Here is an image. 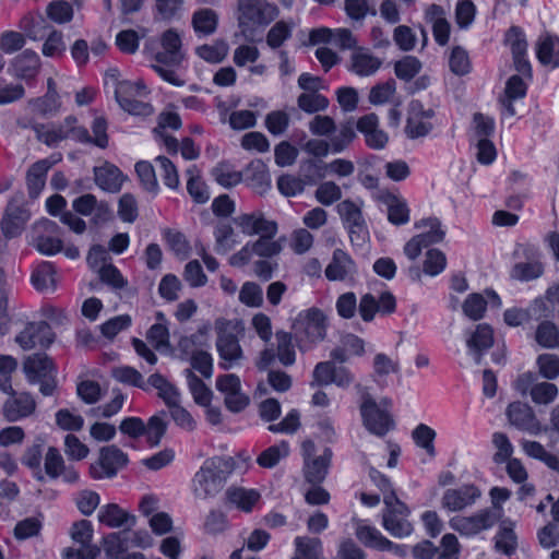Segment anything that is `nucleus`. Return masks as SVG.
Listing matches in <instances>:
<instances>
[{
  "mask_svg": "<svg viewBox=\"0 0 559 559\" xmlns=\"http://www.w3.org/2000/svg\"><path fill=\"white\" fill-rule=\"evenodd\" d=\"M462 308L466 317L471 320L477 321L484 317L487 308V301L483 295L474 293L467 296Z\"/></svg>",
  "mask_w": 559,
  "mask_h": 559,
  "instance_id": "61",
  "label": "nucleus"
},
{
  "mask_svg": "<svg viewBox=\"0 0 559 559\" xmlns=\"http://www.w3.org/2000/svg\"><path fill=\"white\" fill-rule=\"evenodd\" d=\"M289 453L288 443L283 441L264 450L257 459L260 466L264 468L274 467L282 459Z\"/></svg>",
  "mask_w": 559,
  "mask_h": 559,
  "instance_id": "54",
  "label": "nucleus"
},
{
  "mask_svg": "<svg viewBox=\"0 0 559 559\" xmlns=\"http://www.w3.org/2000/svg\"><path fill=\"white\" fill-rule=\"evenodd\" d=\"M46 11L48 17L58 24L70 22L73 17L72 5L64 0L52 1Z\"/></svg>",
  "mask_w": 559,
  "mask_h": 559,
  "instance_id": "63",
  "label": "nucleus"
},
{
  "mask_svg": "<svg viewBox=\"0 0 559 559\" xmlns=\"http://www.w3.org/2000/svg\"><path fill=\"white\" fill-rule=\"evenodd\" d=\"M420 69V61L413 56H406L394 64V72L396 76L404 81H411L419 73Z\"/></svg>",
  "mask_w": 559,
  "mask_h": 559,
  "instance_id": "60",
  "label": "nucleus"
},
{
  "mask_svg": "<svg viewBox=\"0 0 559 559\" xmlns=\"http://www.w3.org/2000/svg\"><path fill=\"white\" fill-rule=\"evenodd\" d=\"M480 496L481 491L475 485H462L447 489L441 498V506L451 512H457L473 506Z\"/></svg>",
  "mask_w": 559,
  "mask_h": 559,
  "instance_id": "20",
  "label": "nucleus"
},
{
  "mask_svg": "<svg viewBox=\"0 0 559 559\" xmlns=\"http://www.w3.org/2000/svg\"><path fill=\"white\" fill-rule=\"evenodd\" d=\"M166 412H160L152 416L147 424H145L146 441L151 447H156L160 443L167 430V421L165 420Z\"/></svg>",
  "mask_w": 559,
  "mask_h": 559,
  "instance_id": "48",
  "label": "nucleus"
},
{
  "mask_svg": "<svg viewBox=\"0 0 559 559\" xmlns=\"http://www.w3.org/2000/svg\"><path fill=\"white\" fill-rule=\"evenodd\" d=\"M32 129L37 140L50 147L57 146L67 139H73L78 142L88 140L87 129L78 126V119L74 116H68L59 123H35Z\"/></svg>",
  "mask_w": 559,
  "mask_h": 559,
  "instance_id": "5",
  "label": "nucleus"
},
{
  "mask_svg": "<svg viewBox=\"0 0 559 559\" xmlns=\"http://www.w3.org/2000/svg\"><path fill=\"white\" fill-rule=\"evenodd\" d=\"M522 252L528 262H519L513 265L510 272L512 280L520 282H530L540 277L544 274V265L536 258L538 251L535 247L528 245H519L515 253Z\"/></svg>",
  "mask_w": 559,
  "mask_h": 559,
  "instance_id": "17",
  "label": "nucleus"
},
{
  "mask_svg": "<svg viewBox=\"0 0 559 559\" xmlns=\"http://www.w3.org/2000/svg\"><path fill=\"white\" fill-rule=\"evenodd\" d=\"M415 227L428 228L427 231L416 235V237L421 238L420 241L425 248L441 242L445 236V231L442 229L441 222L436 217L421 219L415 224Z\"/></svg>",
  "mask_w": 559,
  "mask_h": 559,
  "instance_id": "42",
  "label": "nucleus"
},
{
  "mask_svg": "<svg viewBox=\"0 0 559 559\" xmlns=\"http://www.w3.org/2000/svg\"><path fill=\"white\" fill-rule=\"evenodd\" d=\"M57 282V271L51 262H41L34 269L31 275L32 285L40 293L55 292Z\"/></svg>",
  "mask_w": 559,
  "mask_h": 559,
  "instance_id": "32",
  "label": "nucleus"
},
{
  "mask_svg": "<svg viewBox=\"0 0 559 559\" xmlns=\"http://www.w3.org/2000/svg\"><path fill=\"white\" fill-rule=\"evenodd\" d=\"M227 501L242 511L249 512L258 502L260 493L254 489L230 487L226 491Z\"/></svg>",
  "mask_w": 559,
  "mask_h": 559,
  "instance_id": "40",
  "label": "nucleus"
},
{
  "mask_svg": "<svg viewBox=\"0 0 559 559\" xmlns=\"http://www.w3.org/2000/svg\"><path fill=\"white\" fill-rule=\"evenodd\" d=\"M234 223L247 236L277 233V224L274 221L266 219L258 212L238 215L234 218Z\"/></svg>",
  "mask_w": 559,
  "mask_h": 559,
  "instance_id": "25",
  "label": "nucleus"
},
{
  "mask_svg": "<svg viewBox=\"0 0 559 559\" xmlns=\"http://www.w3.org/2000/svg\"><path fill=\"white\" fill-rule=\"evenodd\" d=\"M432 129L431 122L423 120V117L412 111L406 120L405 134L409 139H418L428 135Z\"/></svg>",
  "mask_w": 559,
  "mask_h": 559,
  "instance_id": "58",
  "label": "nucleus"
},
{
  "mask_svg": "<svg viewBox=\"0 0 559 559\" xmlns=\"http://www.w3.org/2000/svg\"><path fill=\"white\" fill-rule=\"evenodd\" d=\"M96 185L104 191L117 193L120 191L124 177L120 169L109 163L94 168Z\"/></svg>",
  "mask_w": 559,
  "mask_h": 559,
  "instance_id": "30",
  "label": "nucleus"
},
{
  "mask_svg": "<svg viewBox=\"0 0 559 559\" xmlns=\"http://www.w3.org/2000/svg\"><path fill=\"white\" fill-rule=\"evenodd\" d=\"M386 206L388 221L396 226L405 225L409 222V209L406 200L395 194H386L383 198Z\"/></svg>",
  "mask_w": 559,
  "mask_h": 559,
  "instance_id": "36",
  "label": "nucleus"
},
{
  "mask_svg": "<svg viewBox=\"0 0 559 559\" xmlns=\"http://www.w3.org/2000/svg\"><path fill=\"white\" fill-rule=\"evenodd\" d=\"M98 521L110 528H118L127 525L129 521L131 522L130 525H133L135 518L129 515L118 504L109 503L100 508Z\"/></svg>",
  "mask_w": 559,
  "mask_h": 559,
  "instance_id": "37",
  "label": "nucleus"
},
{
  "mask_svg": "<svg viewBox=\"0 0 559 559\" xmlns=\"http://www.w3.org/2000/svg\"><path fill=\"white\" fill-rule=\"evenodd\" d=\"M341 219L348 230L354 246L362 247L369 239V230L361 212V205L352 200H344L336 206Z\"/></svg>",
  "mask_w": 559,
  "mask_h": 559,
  "instance_id": "10",
  "label": "nucleus"
},
{
  "mask_svg": "<svg viewBox=\"0 0 559 559\" xmlns=\"http://www.w3.org/2000/svg\"><path fill=\"white\" fill-rule=\"evenodd\" d=\"M218 14L210 8L199 9L191 16V25L199 38L213 35L218 26Z\"/></svg>",
  "mask_w": 559,
  "mask_h": 559,
  "instance_id": "31",
  "label": "nucleus"
},
{
  "mask_svg": "<svg viewBox=\"0 0 559 559\" xmlns=\"http://www.w3.org/2000/svg\"><path fill=\"white\" fill-rule=\"evenodd\" d=\"M535 340L545 348H555L559 346L558 326L550 321H543L536 329Z\"/></svg>",
  "mask_w": 559,
  "mask_h": 559,
  "instance_id": "51",
  "label": "nucleus"
},
{
  "mask_svg": "<svg viewBox=\"0 0 559 559\" xmlns=\"http://www.w3.org/2000/svg\"><path fill=\"white\" fill-rule=\"evenodd\" d=\"M539 373L547 380L559 377V357L555 354H542L537 358Z\"/></svg>",
  "mask_w": 559,
  "mask_h": 559,
  "instance_id": "64",
  "label": "nucleus"
},
{
  "mask_svg": "<svg viewBox=\"0 0 559 559\" xmlns=\"http://www.w3.org/2000/svg\"><path fill=\"white\" fill-rule=\"evenodd\" d=\"M157 165L163 182L169 189L176 190L180 186L179 174L175 164L166 156H157L154 159Z\"/></svg>",
  "mask_w": 559,
  "mask_h": 559,
  "instance_id": "53",
  "label": "nucleus"
},
{
  "mask_svg": "<svg viewBox=\"0 0 559 559\" xmlns=\"http://www.w3.org/2000/svg\"><path fill=\"white\" fill-rule=\"evenodd\" d=\"M245 175L254 186L260 187L262 191L270 188V175L266 170V166L260 159L251 162L247 166Z\"/></svg>",
  "mask_w": 559,
  "mask_h": 559,
  "instance_id": "57",
  "label": "nucleus"
},
{
  "mask_svg": "<svg viewBox=\"0 0 559 559\" xmlns=\"http://www.w3.org/2000/svg\"><path fill=\"white\" fill-rule=\"evenodd\" d=\"M134 88H144V83L142 81L130 82L122 81L119 82L115 90V97L118 102L119 106L130 115L135 116H150L153 114L154 109L151 104L139 100L136 98L129 99L126 98L128 94L132 93Z\"/></svg>",
  "mask_w": 559,
  "mask_h": 559,
  "instance_id": "18",
  "label": "nucleus"
},
{
  "mask_svg": "<svg viewBox=\"0 0 559 559\" xmlns=\"http://www.w3.org/2000/svg\"><path fill=\"white\" fill-rule=\"evenodd\" d=\"M185 376L194 402L201 406H209L212 397L211 390L191 369H186Z\"/></svg>",
  "mask_w": 559,
  "mask_h": 559,
  "instance_id": "47",
  "label": "nucleus"
},
{
  "mask_svg": "<svg viewBox=\"0 0 559 559\" xmlns=\"http://www.w3.org/2000/svg\"><path fill=\"white\" fill-rule=\"evenodd\" d=\"M439 551L436 555V559H459L461 552V544L457 537L448 533L444 534L440 540V545L437 546Z\"/></svg>",
  "mask_w": 559,
  "mask_h": 559,
  "instance_id": "62",
  "label": "nucleus"
},
{
  "mask_svg": "<svg viewBox=\"0 0 559 559\" xmlns=\"http://www.w3.org/2000/svg\"><path fill=\"white\" fill-rule=\"evenodd\" d=\"M214 180L224 188L237 186L242 180V174L237 171L234 166L227 162L218 163L212 170Z\"/></svg>",
  "mask_w": 559,
  "mask_h": 559,
  "instance_id": "45",
  "label": "nucleus"
},
{
  "mask_svg": "<svg viewBox=\"0 0 559 559\" xmlns=\"http://www.w3.org/2000/svg\"><path fill=\"white\" fill-rule=\"evenodd\" d=\"M40 66L39 56L31 49H25L12 61L13 75L24 81L34 80L40 70Z\"/></svg>",
  "mask_w": 559,
  "mask_h": 559,
  "instance_id": "28",
  "label": "nucleus"
},
{
  "mask_svg": "<svg viewBox=\"0 0 559 559\" xmlns=\"http://www.w3.org/2000/svg\"><path fill=\"white\" fill-rule=\"evenodd\" d=\"M276 347L264 348L255 362L259 370H266L277 358L285 366H293L296 361V350L293 334L284 330L275 332Z\"/></svg>",
  "mask_w": 559,
  "mask_h": 559,
  "instance_id": "9",
  "label": "nucleus"
},
{
  "mask_svg": "<svg viewBox=\"0 0 559 559\" xmlns=\"http://www.w3.org/2000/svg\"><path fill=\"white\" fill-rule=\"evenodd\" d=\"M357 130L364 135L366 145L376 151L384 150L389 143V134L380 128L379 117L367 114L360 117L356 123Z\"/></svg>",
  "mask_w": 559,
  "mask_h": 559,
  "instance_id": "19",
  "label": "nucleus"
},
{
  "mask_svg": "<svg viewBox=\"0 0 559 559\" xmlns=\"http://www.w3.org/2000/svg\"><path fill=\"white\" fill-rule=\"evenodd\" d=\"M293 329L297 347L300 352H308L325 338L328 318L322 310L309 308L298 313Z\"/></svg>",
  "mask_w": 559,
  "mask_h": 559,
  "instance_id": "3",
  "label": "nucleus"
},
{
  "mask_svg": "<svg viewBox=\"0 0 559 559\" xmlns=\"http://www.w3.org/2000/svg\"><path fill=\"white\" fill-rule=\"evenodd\" d=\"M24 372L31 383L56 373L52 360L46 354H33L28 356L23 365Z\"/></svg>",
  "mask_w": 559,
  "mask_h": 559,
  "instance_id": "29",
  "label": "nucleus"
},
{
  "mask_svg": "<svg viewBox=\"0 0 559 559\" xmlns=\"http://www.w3.org/2000/svg\"><path fill=\"white\" fill-rule=\"evenodd\" d=\"M187 190L194 202L205 203L210 199L206 185L201 180L200 170L195 165H191L187 171Z\"/></svg>",
  "mask_w": 559,
  "mask_h": 559,
  "instance_id": "43",
  "label": "nucleus"
},
{
  "mask_svg": "<svg viewBox=\"0 0 559 559\" xmlns=\"http://www.w3.org/2000/svg\"><path fill=\"white\" fill-rule=\"evenodd\" d=\"M151 50L154 60L167 67H179L185 59L181 35L174 28L165 31Z\"/></svg>",
  "mask_w": 559,
  "mask_h": 559,
  "instance_id": "12",
  "label": "nucleus"
},
{
  "mask_svg": "<svg viewBox=\"0 0 559 559\" xmlns=\"http://www.w3.org/2000/svg\"><path fill=\"white\" fill-rule=\"evenodd\" d=\"M58 224L48 218L36 222L32 227V246L45 255H55L62 251L63 242Z\"/></svg>",
  "mask_w": 559,
  "mask_h": 559,
  "instance_id": "11",
  "label": "nucleus"
},
{
  "mask_svg": "<svg viewBox=\"0 0 559 559\" xmlns=\"http://www.w3.org/2000/svg\"><path fill=\"white\" fill-rule=\"evenodd\" d=\"M356 138V133L352 122L342 123L338 132L330 138L332 154L344 152Z\"/></svg>",
  "mask_w": 559,
  "mask_h": 559,
  "instance_id": "52",
  "label": "nucleus"
},
{
  "mask_svg": "<svg viewBox=\"0 0 559 559\" xmlns=\"http://www.w3.org/2000/svg\"><path fill=\"white\" fill-rule=\"evenodd\" d=\"M391 407L392 401L388 397L377 402L370 394H364L359 409L365 428L377 437H384L394 429Z\"/></svg>",
  "mask_w": 559,
  "mask_h": 559,
  "instance_id": "4",
  "label": "nucleus"
},
{
  "mask_svg": "<svg viewBox=\"0 0 559 559\" xmlns=\"http://www.w3.org/2000/svg\"><path fill=\"white\" fill-rule=\"evenodd\" d=\"M31 214L24 205V194L16 192L7 204L1 219V230L5 238H14L24 229Z\"/></svg>",
  "mask_w": 559,
  "mask_h": 559,
  "instance_id": "14",
  "label": "nucleus"
},
{
  "mask_svg": "<svg viewBox=\"0 0 559 559\" xmlns=\"http://www.w3.org/2000/svg\"><path fill=\"white\" fill-rule=\"evenodd\" d=\"M436 436V431L426 424H419L412 431V438L415 444L425 450L430 457L436 456V448L433 443Z\"/></svg>",
  "mask_w": 559,
  "mask_h": 559,
  "instance_id": "49",
  "label": "nucleus"
},
{
  "mask_svg": "<svg viewBox=\"0 0 559 559\" xmlns=\"http://www.w3.org/2000/svg\"><path fill=\"white\" fill-rule=\"evenodd\" d=\"M513 388L522 396L530 394L532 402L536 405H549L559 394L555 383L538 381L537 374L533 372L521 373L513 382Z\"/></svg>",
  "mask_w": 559,
  "mask_h": 559,
  "instance_id": "7",
  "label": "nucleus"
},
{
  "mask_svg": "<svg viewBox=\"0 0 559 559\" xmlns=\"http://www.w3.org/2000/svg\"><path fill=\"white\" fill-rule=\"evenodd\" d=\"M234 229L229 224L222 223L215 227L214 237H215V251L219 254H225L235 245L233 240Z\"/></svg>",
  "mask_w": 559,
  "mask_h": 559,
  "instance_id": "59",
  "label": "nucleus"
},
{
  "mask_svg": "<svg viewBox=\"0 0 559 559\" xmlns=\"http://www.w3.org/2000/svg\"><path fill=\"white\" fill-rule=\"evenodd\" d=\"M356 273V263L348 253L335 249L331 262L325 269V276L330 281H345Z\"/></svg>",
  "mask_w": 559,
  "mask_h": 559,
  "instance_id": "27",
  "label": "nucleus"
},
{
  "mask_svg": "<svg viewBox=\"0 0 559 559\" xmlns=\"http://www.w3.org/2000/svg\"><path fill=\"white\" fill-rule=\"evenodd\" d=\"M507 416L511 425L531 435H538L542 430L533 408L522 402H514L508 406Z\"/></svg>",
  "mask_w": 559,
  "mask_h": 559,
  "instance_id": "22",
  "label": "nucleus"
},
{
  "mask_svg": "<svg viewBox=\"0 0 559 559\" xmlns=\"http://www.w3.org/2000/svg\"><path fill=\"white\" fill-rule=\"evenodd\" d=\"M135 173L140 179L142 187L146 191L156 194L159 187L153 165L146 160L138 162L135 164Z\"/></svg>",
  "mask_w": 559,
  "mask_h": 559,
  "instance_id": "56",
  "label": "nucleus"
},
{
  "mask_svg": "<svg viewBox=\"0 0 559 559\" xmlns=\"http://www.w3.org/2000/svg\"><path fill=\"white\" fill-rule=\"evenodd\" d=\"M277 233H264L255 241H249L254 255L270 259L281 253L282 245L274 240Z\"/></svg>",
  "mask_w": 559,
  "mask_h": 559,
  "instance_id": "41",
  "label": "nucleus"
},
{
  "mask_svg": "<svg viewBox=\"0 0 559 559\" xmlns=\"http://www.w3.org/2000/svg\"><path fill=\"white\" fill-rule=\"evenodd\" d=\"M128 464V456L116 445L103 447L98 461L91 464L90 475L94 479L115 477Z\"/></svg>",
  "mask_w": 559,
  "mask_h": 559,
  "instance_id": "15",
  "label": "nucleus"
},
{
  "mask_svg": "<svg viewBox=\"0 0 559 559\" xmlns=\"http://www.w3.org/2000/svg\"><path fill=\"white\" fill-rule=\"evenodd\" d=\"M536 55L544 66L559 67V38L549 35L540 37L537 43Z\"/></svg>",
  "mask_w": 559,
  "mask_h": 559,
  "instance_id": "39",
  "label": "nucleus"
},
{
  "mask_svg": "<svg viewBox=\"0 0 559 559\" xmlns=\"http://www.w3.org/2000/svg\"><path fill=\"white\" fill-rule=\"evenodd\" d=\"M234 468L235 461L229 456H214L204 461L192 479L194 496L203 500L216 496Z\"/></svg>",
  "mask_w": 559,
  "mask_h": 559,
  "instance_id": "1",
  "label": "nucleus"
},
{
  "mask_svg": "<svg viewBox=\"0 0 559 559\" xmlns=\"http://www.w3.org/2000/svg\"><path fill=\"white\" fill-rule=\"evenodd\" d=\"M498 523L495 510L481 509L471 515H456L449 521V526L462 536L472 537L492 528Z\"/></svg>",
  "mask_w": 559,
  "mask_h": 559,
  "instance_id": "13",
  "label": "nucleus"
},
{
  "mask_svg": "<svg viewBox=\"0 0 559 559\" xmlns=\"http://www.w3.org/2000/svg\"><path fill=\"white\" fill-rule=\"evenodd\" d=\"M51 164L47 159H41L33 164L26 174V185L28 195L36 199L45 187L46 175Z\"/></svg>",
  "mask_w": 559,
  "mask_h": 559,
  "instance_id": "35",
  "label": "nucleus"
},
{
  "mask_svg": "<svg viewBox=\"0 0 559 559\" xmlns=\"http://www.w3.org/2000/svg\"><path fill=\"white\" fill-rule=\"evenodd\" d=\"M111 376L115 380L126 385L147 391V383L142 373L130 366H119L112 369Z\"/></svg>",
  "mask_w": 559,
  "mask_h": 559,
  "instance_id": "46",
  "label": "nucleus"
},
{
  "mask_svg": "<svg viewBox=\"0 0 559 559\" xmlns=\"http://www.w3.org/2000/svg\"><path fill=\"white\" fill-rule=\"evenodd\" d=\"M493 345V331L488 324H478L466 338L468 354L477 365L481 364L483 355Z\"/></svg>",
  "mask_w": 559,
  "mask_h": 559,
  "instance_id": "26",
  "label": "nucleus"
},
{
  "mask_svg": "<svg viewBox=\"0 0 559 559\" xmlns=\"http://www.w3.org/2000/svg\"><path fill=\"white\" fill-rule=\"evenodd\" d=\"M55 341V333L46 321L28 322L23 331L15 336V342L24 349L36 346L48 347Z\"/></svg>",
  "mask_w": 559,
  "mask_h": 559,
  "instance_id": "16",
  "label": "nucleus"
},
{
  "mask_svg": "<svg viewBox=\"0 0 559 559\" xmlns=\"http://www.w3.org/2000/svg\"><path fill=\"white\" fill-rule=\"evenodd\" d=\"M298 108L307 114L324 111L329 107V99L319 92L302 93L297 98Z\"/></svg>",
  "mask_w": 559,
  "mask_h": 559,
  "instance_id": "50",
  "label": "nucleus"
},
{
  "mask_svg": "<svg viewBox=\"0 0 559 559\" xmlns=\"http://www.w3.org/2000/svg\"><path fill=\"white\" fill-rule=\"evenodd\" d=\"M356 537L368 548L380 551H392L395 555H404L403 546L394 544L381 534L374 526L358 522L356 526Z\"/></svg>",
  "mask_w": 559,
  "mask_h": 559,
  "instance_id": "21",
  "label": "nucleus"
},
{
  "mask_svg": "<svg viewBox=\"0 0 559 559\" xmlns=\"http://www.w3.org/2000/svg\"><path fill=\"white\" fill-rule=\"evenodd\" d=\"M382 63V59L374 56L370 49L358 47L352 51L347 69L349 72L365 78L376 74Z\"/></svg>",
  "mask_w": 559,
  "mask_h": 559,
  "instance_id": "23",
  "label": "nucleus"
},
{
  "mask_svg": "<svg viewBox=\"0 0 559 559\" xmlns=\"http://www.w3.org/2000/svg\"><path fill=\"white\" fill-rule=\"evenodd\" d=\"M10 397L3 405V415L8 421H17L32 415L36 408V403L32 395L26 392L9 394Z\"/></svg>",
  "mask_w": 559,
  "mask_h": 559,
  "instance_id": "24",
  "label": "nucleus"
},
{
  "mask_svg": "<svg viewBox=\"0 0 559 559\" xmlns=\"http://www.w3.org/2000/svg\"><path fill=\"white\" fill-rule=\"evenodd\" d=\"M493 539L496 551L509 557L512 556L518 548V536L514 532V522L509 519L501 521Z\"/></svg>",
  "mask_w": 559,
  "mask_h": 559,
  "instance_id": "33",
  "label": "nucleus"
},
{
  "mask_svg": "<svg viewBox=\"0 0 559 559\" xmlns=\"http://www.w3.org/2000/svg\"><path fill=\"white\" fill-rule=\"evenodd\" d=\"M384 508L382 510V526L395 538H405L413 531V524L408 520L411 509L404 503L396 493H391L383 498Z\"/></svg>",
  "mask_w": 559,
  "mask_h": 559,
  "instance_id": "6",
  "label": "nucleus"
},
{
  "mask_svg": "<svg viewBox=\"0 0 559 559\" xmlns=\"http://www.w3.org/2000/svg\"><path fill=\"white\" fill-rule=\"evenodd\" d=\"M195 53L206 62L219 63L228 53V44L224 39H216L212 44L197 47Z\"/></svg>",
  "mask_w": 559,
  "mask_h": 559,
  "instance_id": "44",
  "label": "nucleus"
},
{
  "mask_svg": "<svg viewBox=\"0 0 559 559\" xmlns=\"http://www.w3.org/2000/svg\"><path fill=\"white\" fill-rule=\"evenodd\" d=\"M278 15V8L267 0H238L237 21L241 34L254 40L255 33L271 24Z\"/></svg>",
  "mask_w": 559,
  "mask_h": 559,
  "instance_id": "2",
  "label": "nucleus"
},
{
  "mask_svg": "<svg viewBox=\"0 0 559 559\" xmlns=\"http://www.w3.org/2000/svg\"><path fill=\"white\" fill-rule=\"evenodd\" d=\"M216 348L221 358L218 366L228 370L239 365L243 358V352L235 333L231 322L217 324Z\"/></svg>",
  "mask_w": 559,
  "mask_h": 559,
  "instance_id": "8",
  "label": "nucleus"
},
{
  "mask_svg": "<svg viewBox=\"0 0 559 559\" xmlns=\"http://www.w3.org/2000/svg\"><path fill=\"white\" fill-rule=\"evenodd\" d=\"M295 556L292 559H324L320 538L298 536L294 540Z\"/></svg>",
  "mask_w": 559,
  "mask_h": 559,
  "instance_id": "38",
  "label": "nucleus"
},
{
  "mask_svg": "<svg viewBox=\"0 0 559 559\" xmlns=\"http://www.w3.org/2000/svg\"><path fill=\"white\" fill-rule=\"evenodd\" d=\"M294 24L285 21L276 22L266 34V44L270 48H280L292 36Z\"/></svg>",
  "mask_w": 559,
  "mask_h": 559,
  "instance_id": "55",
  "label": "nucleus"
},
{
  "mask_svg": "<svg viewBox=\"0 0 559 559\" xmlns=\"http://www.w3.org/2000/svg\"><path fill=\"white\" fill-rule=\"evenodd\" d=\"M332 457V451L326 448L324 449L323 454L320 456L313 459L312 461H309L306 459L305 462V478L307 481L319 485L324 480L328 474V469L330 466Z\"/></svg>",
  "mask_w": 559,
  "mask_h": 559,
  "instance_id": "34",
  "label": "nucleus"
}]
</instances>
